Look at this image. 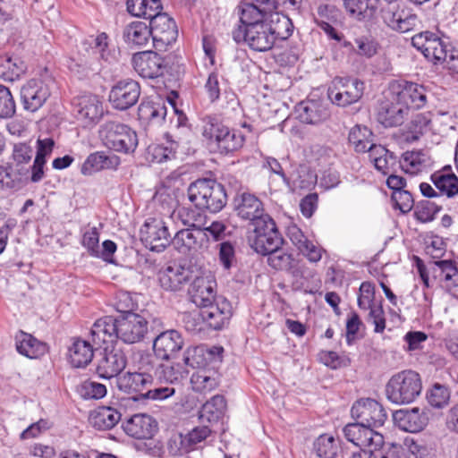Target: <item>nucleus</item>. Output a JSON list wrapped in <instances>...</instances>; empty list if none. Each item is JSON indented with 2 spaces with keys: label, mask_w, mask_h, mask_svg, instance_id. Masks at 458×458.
Here are the masks:
<instances>
[{
  "label": "nucleus",
  "mask_w": 458,
  "mask_h": 458,
  "mask_svg": "<svg viewBox=\"0 0 458 458\" xmlns=\"http://www.w3.org/2000/svg\"><path fill=\"white\" fill-rule=\"evenodd\" d=\"M201 133L209 148L224 155L240 150L245 142L241 131L229 128L213 116L202 119Z\"/></svg>",
  "instance_id": "obj_1"
},
{
  "label": "nucleus",
  "mask_w": 458,
  "mask_h": 458,
  "mask_svg": "<svg viewBox=\"0 0 458 458\" xmlns=\"http://www.w3.org/2000/svg\"><path fill=\"white\" fill-rule=\"evenodd\" d=\"M422 391L420 374L404 369L394 374L386 386V395L392 403L403 405L416 401Z\"/></svg>",
  "instance_id": "obj_2"
},
{
  "label": "nucleus",
  "mask_w": 458,
  "mask_h": 458,
  "mask_svg": "<svg viewBox=\"0 0 458 458\" xmlns=\"http://www.w3.org/2000/svg\"><path fill=\"white\" fill-rule=\"evenodd\" d=\"M120 299L124 304L120 301L117 307L123 313L117 318L118 339L128 344L140 343L148 333V322L143 316L131 311L134 304L127 293H121Z\"/></svg>",
  "instance_id": "obj_3"
},
{
  "label": "nucleus",
  "mask_w": 458,
  "mask_h": 458,
  "mask_svg": "<svg viewBox=\"0 0 458 458\" xmlns=\"http://www.w3.org/2000/svg\"><path fill=\"white\" fill-rule=\"evenodd\" d=\"M189 200L199 210L220 211L226 203V193L222 184L210 179H199L188 188Z\"/></svg>",
  "instance_id": "obj_4"
},
{
  "label": "nucleus",
  "mask_w": 458,
  "mask_h": 458,
  "mask_svg": "<svg viewBox=\"0 0 458 458\" xmlns=\"http://www.w3.org/2000/svg\"><path fill=\"white\" fill-rule=\"evenodd\" d=\"M98 136L106 148L116 152L132 153L138 146L136 131L117 121H106L101 124Z\"/></svg>",
  "instance_id": "obj_5"
},
{
  "label": "nucleus",
  "mask_w": 458,
  "mask_h": 458,
  "mask_svg": "<svg viewBox=\"0 0 458 458\" xmlns=\"http://www.w3.org/2000/svg\"><path fill=\"white\" fill-rule=\"evenodd\" d=\"M345 438L359 446L361 451L353 453L349 458H372L376 451L384 445V437L373 428L357 420L347 424L343 429Z\"/></svg>",
  "instance_id": "obj_6"
},
{
  "label": "nucleus",
  "mask_w": 458,
  "mask_h": 458,
  "mask_svg": "<svg viewBox=\"0 0 458 458\" xmlns=\"http://www.w3.org/2000/svg\"><path fill=\"white\" fill-rule=\"evenodd\" d=\"M108 37L106 33H100L96 37H89L85 40L83 45L85 49L88 50V47L91 49V57L80 58L75 60L71 58L68 61V68L79 75H88L89 72H98L100 69L99 60L108 61L111 53L108 49Z\"/></svg>",
  "instance_id": "obj_7"
},
{
  "label": "nucleus",
  "mask_w": 458,
  "mask_h": 458,
  "mask_svg": "<svg viewBox=\"0 0 458 458\" xmlns=\"http://www.w3.org/2000/svg\"><path fill=\"white\" fill-rule=\"evenodd\" d=\"M232 317V307L226 300H217L216 303L211 302L208 306L201 307V310L197 314H188L184 318L185 327L187 330L194 331L197 329V325H190L191 320H203L210 328L215 330L221 329L225 324L229 322Z\"/></svg>",
  "instance_id": "obj_8"
},
{
  "label": "nucleus",
  "mask_w": 458,
  "mask_h": 458,
  "mask_svg": "<svg viewBox=\"0 0 458 458\" xmlns=\"http://www.w3.org/2000/svg\"><path fill=\"white\" fill-rule=\"evenodd\" d=\"M253 226L250 242L251 248L257 253L267 255L281 247L283 238L270 216H266L264 220H258Z\"/></svg>",
  "instance_id": "obj_9"
},
{
  "label": "nucleus",
  "mask_w": 458,
  "mask_h": 458,
  "mask_svg": "<svg viewBox=\"0 0 458 458\" xmlns=\"http://www.w3.org/2000/svg\"><path fill=\"white\" fill-rule=\"evenodd\" d=\"M72 106L77 120L84 127H94L107 112L102 98L92 93L75 97L72 100Z\"/></svg>",
  "instance_id": "obj_10"
},
{
  "label": "nucleus",
  "mask_w": 458,
  "mask_h": 458,
  "mask_svg": "<svg viewBox=\"0 0 458 458\" xmlns=\"http://www.w3.org/2000/svg\"><path fill=\"white\" fill-rule=\"evenodd\" d=\"M364 83L352 78H335L327 90L330 101L338 106H347L358 102L364 92Z\"/></svg>",
  "instance_id": "obj_11"
},
{
  "label": "nucleus",
  "mask_w": 458,
  "mask_h": 458,
  "mask_svg": "<svg viewBox=\"0 0 458 458\" xmlns=\"http://www.w3.org/2000/svg\"><path fill=\"white\" fill-rule=\"evenodd\" d=\"M190 217L192 225H186L188 228L179 230L171 241L174 247L182 254L188 255L208 248V236L201 227L195 224V212Z\"/></svg>",
  "instance_id": "obj_12"
},
{
  "label": "nucleus",
  "mask_w": 458,
  "mask_h": 458,
  "mask_svg": "<svg viewBox=\"0 0 458 458\" xmlns=\"http://www.w3.org/2000/svg\"><path fill=\"white\" fill-rule=\"evenodd\" d=\"M233 38L236 42L243 41L258 52L268 51L276 43L268 21L248 29H236L233 31Z\"/></svg>",
  "instance_id": "obj_13"
},
{
  "label": "nucleus",
  "mask_w": 458,
  "mask_h": 458,
  "mask_svg": "<svg viewBox=\"0 0 458 458\" xmlns=\"http://www.w3.org/2000/svg\"><path fill=\"white\" fill-rule=\"evenodd\" d=\"M390 94L394 101H400L408 111L423 107L428 98V90L423 85L406 81L393 82Z\"/></svg>",
  "instance_id": "obj_14"
},
{
  "label": "nucleus",
  "mask_w": 458,
  "mask_h": 458,
  "mask_svg": "<svg viewBox=\"0 0 458 458\" xmlns=\"http://www.w3.org/2000/svg\"><path fill=\"white\" fill-rule=\"evenodd\" d=\"M140 240L152 251H163L171 242L166 223L161 217H148L140 231Z\"/></svg>",
  "instance_id": "obj_15"
},
{
  "label": "nucleus",
  "mask_w": 458,
  "mask_h": 458,
  "mask_svg": "<svg viewBox=\"0 0 458 458\" xmlns=\"http://www.w3.org/2000/svg\"><path fill=\"white\" fill-rule=\"evenodd\" d=\"M274 0H244L238 5L241 25L237 29H248L268 21L274 11Z\"/></svg>",
  "instance_id": "obj_16"
},
{
  "label": "nucleus",
  "mask_w": 458,
  "mask_h": 458,
  "mask_svg": "<svg viewBox=\"0 0 458 458\" xmlns=\"http://www.w3.org/2000/svg\"><path fill=\"white\" fill-rule=\"evenodd\" d=\"M411 44L434 64L444 63L449 50L447 45L437 34L430 31L414 35Z\"/></svg>",
  "instance_id": "obj_17"
},
{
  "label": "nucleus",
  "mask_w": 458,
  "mask_h": 458,
  "mask_svg": "<svg viewBox=\"0 0 458 458\" xmlns=\"http://www.w3.org/2000/svg\"><path fill=\"white\" fill-rule=\"evenodd\" d=\"M351 412L353 419L373 429L383 426L387 418L382 405L370 398L357 401Z\"/></svg>",
  "instance_id": "obj_18"
},
{
  "label": "nucleus",
  "mask_w": 458,
  "mask_h": 458,
  "mask_svg": "<svg viewBox=\"0 0 458 458\" xmlns=\"http://www.w3.org/2000/svg\"><path fill=\"white\" fill-rule=\"evenodd\" d=\"M140 95V84L131 79L117 81L109 92V102L114 109L127 110L133 106Z\"/></svg>",
  "instance_id": "obj_19"
},
{
  "label": "nucleus",
  "mask_w": 458,
  "mask_h": 458,
  "mask_svg": "<svg viewBox=\"0 0 458 458\" xmlns=\"http://www.w3.org/2000/svg\"><path fill=\"white\" fill-rule=\"evenodd\" d=\"M148 26L153 31L151 39L157 48L175 42L178 36L177 27L174 19L168 14L158 12L156 16L150 18Z\"/></svg>",
  "instance_id": "obj_20"
},
{
  "label": "nucleus",
  "mask_w": 458,
  "mask_h": 458,
  "mask_svg": "<svg viewBox=\"0 0 458 458\" xmlns=\"http://www.w3.org/2000/svg\"><path fill=\"white\" fill-rule=\"evenodd\" d=\"M432 278L452 296L458 298V268L451 260H439L430 267Z\"/></svg>",
  "instance_id": "obj_21"
},
{
  "label": "nucleus",
  "mask_w": 458,
  "mask_h": 458,
  "mask_svg": "<svg viewBox=\"0 0 458 458\" xmlns=\"http://www.w3.org/2000/svg\"><path fill=\"white\" fill-rule=\"evenodd\" d=\"M50 96L47 84L41 79H31L21 89V98L25 110L38 111Z\"/></svg>",
  "instance_id": "obj_22"
},
{
  "label": "nucleus",
  "mask_w": 458,
  "mask_h": 458,
  "mask_svg": "<svg viewBox=\"0 0 458 458\" xmlns=\"http://www.w3.org/2000/svg\"><path fill=\"white\" fill-rule=\"evenodd\" d=\"M132 65L142 78L154 79L163 75L165 69V60L157 53L143 51L134 54Z\"/></svg>",
  "instance_id": "obj_23"
},
{
  "label": "nucleus",
  "mask_w": 458,
  "mask_h": 458,
  "mask_svg": "<svg viewBox=\"0 0 458 458\" xmlns=\"http://www.w3.org/2000/svg\"><path fill=\"white\" fill-rule=\"evenodd\" d=\"M384 22L393 30L406 33L412 30L418 22V17L405 6L393 5L383 12Z\"/></svg>",
  "instance_id": "obj_24"
},
{
  "label": "nucleus",
  "mask_w": 458,
  "mask_h": 458,
  "mask_svg": "<svg viewBox=\"0 0 458 458\" xmlns=\"http://www.w3.org/2000/svg\"><path fill=\"white\" fill-rule=\"evenodd\" d=\"M184 345L183 338L177 330H166L160 333L153 341V351L157 358L174 360Z\"/></svg>",
  "instance_id": "obj_25"
},
{
  "label": "nucleus",
  "mask_w": 458,
  "mask_h": 458,
  "mask_svg": "<svg viewBox=\"0 0 458 458\" xmlns=\"http://www.w3.org/2000/svg\"><path fill=\"white\" fill-rule=\"evenodd\" d=\"M216 282L211 274L196 277L191 284L189 293L196 306H208L216 301Z\"/></svg>",
  "instance_id": "obj_26"
},
{
  "label": "nucleus",
  "mask_w": 458,
  "mask_h": 458,
  "mask_svg": "<svg viewBox=\"0 0 458 458\" xmlns=\"http://www.w3.org/2000/svg\"><path fill=\"white\" fill-rule=\"evenodd\" d=\"M126 364V356L121 350L107 351V349H105L98 360L96 371L101 378L118 377L119 374L125 369Z\"/></svg>",
  "instance_id": "obj_27"
},
{
  "label": "nucleus",
  "mask_w": 458,
  "mask_h": 458,
  "mask_svg": "<svg viewBox=\"0 0 458 458\" xmlns=\"http://www.w3.org/2000/svg\"><path fill=\"white\" fill-rule=\"evenodd\" d=\"M234 206L237 215L244 220L250 221L252 225H256L258 220H264L266 216H269L264 213L260 199L249 192H243L236 197Z\"/></svg>",
  "instance_id": "obj_28"
},
{
  "label": "nucleus",
  "mask_w": 458,
  "mask_h": 458,
  "mask_svg": "<svg viewBox=\"0 0 458 458\" xmlns=\"http://www.w3.org/2000/svg\"><path fill=\"white\" fill-rule=\"evenodd\" d=\"M433 163L429 152L424 149L405 151L399 159L402 170L411 175H419L428 172L433 166Z\"/></svg>",
  "instance_id": "obj_29"
},
{
  "label": "nucleus",
  "mask_w": 458,
  "mask_h": 458,
  "mask_svg": "<svg viewBox=\"0 0 458 458\" xmlns=\"http://www.w3.org/2000/svg\"><path fill=\"white\" fill-rule=\"evenodd\" d=\"M297 118L305 123L318 124L326 121L329 115L328 106L320 99H306L295 106Z\"/></svg>",
  "instance_id": "obj_30"
},
{
  "label": "nucleus",
  "mask_w": 458,
  "mask_h": 458,
  "mask_svg": "<svg viewBox=\"0 0 458 458\" xmlns=\"http://www.w3.org/2000/svg\"><path fill=\"white\" fill-rule=\"evenodd\" d=\"M124 432L136 439H149L157 430V423L148 414L138 413L123 424Z\"/></svg>",
  "instance_id": "obj_31"
},
{
  "label": "nucleus",
  "mask_w": 458,
  "mask_h": 458,
  "mask_svg": "<svg viewBox=\"0 0 458 458\" xmlns=\"http://www.w3.org/2000/svg\"><path fill=\"white\" fill-rule=\"evenodd\" d=\"M154 199L161 206V213L164 216H168L170 219L175 221L181 220L182 225H192V220L190 217L191 212L189 208H182L177 209L178 202L174 194L167 192L165 189H161L157 191Z\"/></svg>",
  "instance_id": "obj_32"
},
{
  "label": "nucleus",
  "mask_w": 458,
  "mask_h": 458,
  "mask_svg": "<svg viewBox=\"0 0 458 458\" xmlns=\"http://www.w3.org/2000/svg\"><path fill=\"white\" fill-rule=\"evenodd\" d=\"M90 338L97 347L114 343L118 339L117 318L105 316L96 320L90 329Z\"/></svg>",
  "instance_id": "obj_33"
},
{
  "label": "nucleus",
  "mask_w": 458,
  "mask_h": 458,
  "mask_svg": "<svg viewBox=\"0 0 458 458\" xmlns=\"http://www.w3.org/2000/svg\"><path fill=\"white\" fill-rule=\"evenodd\" d=\"M393 417L397 427L406 432H420L428 423L427 412L419 408L400 410L394 412Z\"/></svg>",
  "instance_id": "obj_34"
},
{
  "label": "nucleus",
  "mask_w": 458,
  "mask_h": 458,
  "mask_svg": "<svg viewBox=\"0 0 458 458\" xmlns=\"http://www.w3.org/2000/svg\"><path fill=\"white\" fill-rule=\"evenodd\" d=\"M121 164V159L116 155H106L103 151H96L89 154L83 162L81 173L89 176L102 170H116Z\"/></svg>",
  "instance_id": "obj_35"
},
{
  "label": "nucleus",
  "mask_w": 458,
  "mask_h": 458,
  "mask_svg": "<svg viewBox=\"0 0 458 458\" xmlns=\"http://www.w3.org/2000/svg\"><path fill=\"white\" fill-rule=\"evenodd\" d=\"M409 111L400 101H394L391 95V99L382 102L377 112V120L385 127H394L401 125Z\"/></svg>",
  "instance_id": "obj_36"
},
{
  "label": "nucleus",
  "mask_w": 458,
  "mask_h": 458,
  "mask_svg": "<svg viewBox=\"0 0 458 458\" xmlns=\"http://www.w3.org/2000/svg\"><path fill=\"white\" fill-rule=\"evenodd\" d=\"M430 181L438 191L440 196L453 199L458 196V177L454 174L451 165L435 171Z\"/></svg>",
  "instance_id": "obj_37"
},
{
  "label": "nucleus",
  "mask_w": 458,
  "mask_h": 458,
  "mask_svg": "<svg viewBox=\"0 0 458 458\" xmlns=\"http://www.w3.org/2000/svg\"><path fill=\"white\" fill-rule=\"evenodd\" d=\"M152 30L148 24L144 21H132L128 23L123 31L124 42L132 47H144L151 40Z\"/></svg>",
  "instance_id": "obj_38"
},
{
  "label": "nucleus",
  "mask_w": 458,
  "mask_h": 458,
  "mask_svg": "<svg viewBox=\"0 0 458 458\" xmlns=\"http://www.w3.org/2000/svg\"><path fill=\"white\" fill-rule=\"evenodd\" d=\"M189 268L174 264L169 266L158 274L162 288L167 291H177L190 279Z\"/></svg>",
  "instance_id": "obj_39"
},
{
  "label": "nucleus",
  "mask_w": 458,
  "mask_h": 458,
  "mask_svg": "<svg viewBox=\"0 0 458 458\" xmlns=\"http://www.w3.org/2000/svg\"><path fill=\"white\" fill-rule=\"evenodd\" d=\"M15 346L20 354L30 359L40 358L48 350L47 344L23 331H19L15 335Z\"/></svg>",
  "instance_id": "obj_40"
},
{
  "label": "nucleus",
  "mask_w": 458,
  "mask_h": 458,
  "mask_svg": "<svg viewBox=\"0 0 458 458\" xmlns=\"http://www.w3.org/2000/svg\"><path fill=\"white\" fill-rule=\"evenodd\" d=\"M121 412L111 406H99L95 409L89 417L91 425L99 430L113 428L120 420Z\"/></svg>",
  "instance_id": "obj_41"
},
{
  "label": "nucleus",
  "mask_w": 458,
  "mask_h": 458,
  "mask_svg": "<svg viewBox=\"0 0 458 458\" xmlns=\"http://www.w3.org/2000/svg\"><path fill=\"white\" fill-rule=\"evenodd\" d=\"M369 157L375 168L385 175L390 174L397 163V157L381 145H370Z\"/></svg>",
  "instance_id": "obj_42"
},
{
  "label": "nucleus",
  "mask_w": 458,
  "mask_h": 458,
  "mask_svg": "<svg viewBox=\"0 0 458 458\" xmlns=\"http://www.w3.org/2000/svg\"><path fill=\"white\" fill-rule=\"evenodd\" d=\"M117 386L125 393H140L147 389L152 383V376L141 372H127L116 379Z\"/></svg>",
  "instance_id": "obj_43"
},
{
  "label": "nucleus",
  "mask_w": 458,
  "mask_h": 458,
  "mask_svg": "<svg viewBox=\"0 0 458 458\" xmlns=\"http://www.w3.org/2000/svg\"><path fill=\"white\" fill-rule=\"evenodd\" d=\"M178 143L166 138L165 142L150 144L146 151V159L151 163H164L175 157Z\"/></svg>",
  "instance_id": "obj_44"
},
{
  "label": "nucleus",
  "mask_w": 458,
  "mask_h": 458,
  "mask_svg": "<svg viewBox=\"0 0 458 458\" xmlns=\"http://www.w3.org/2000/svg\"><path fill=\"white\" fill-rule=\"evenodd\" d=\"M69 360L75 368L86 367L94 355L93 346L89 342L82 339H74L69 348Z\"/></svg>",
  "instance_id": "obj_45"
},
{
  "label": "nucleus",
  "mask_w": 458,
  "mask_h": 458,
  "mask_svg": "<svg viewBox=\"0 0 458 458\" xmlns=\"http://www.w3.org/2000/svg\"><path fill=\"white\" fill-rule=\"evenodd\" d=\"M27 71V65L18 56H0V78L8 81L19 80Z\"/></svg>",
  "instance_id": "obj_46"
},
{
  "label": "nucleus",
  "mask_w": 458,
  "mask_h": 458,
  "mask_svg": "<svg viewBox=\"0 0 458 458\" xmlns=\"http://www.w3.org/2000/svg\"><path fill=\"white\" fill-rule=\"evenodd\" d=\"M226 403L222 395H215L206 402L199 411V419L202 423H213L222 417Z\"/></svg>",
  "instance_id": "obj_47"
},
{
  "label": "nucleus",
  "mask_w": 458,
  "mask_h": 458,
  "mask_svg": "<svg viewBox=\"0 0 458 458\" xmlns=\"http://www.w3.org/2000/svg\"><path fill=\"white\" fill-rule=\"evenodd\" d=\"M191 385L195 392H210L218 385L216 372L206 368L199 369L191 375Z\"/></svg>",
  "instance_id": "obj_48"
},
{
  "label": "nucleus",
  "mask_w": 458,
  "mask_h": 458,
  "mask_svg": "<svg viewBox=\"0 0 458 458\" xmlns=\"http://www.w3.org/2000/svg\"><path fill=\"white\" fill-rule=\"evenodd\" d=\"M126 5L131 15L149 20L162 9L160 0H128Z\"/></svg>",
  "instance_id": "obj_49"
},
{
  "label": "nucleus",
  "mask_w": 458,
  "mask_h": 458,
  "mask_svg": "<svg viewBox=\"0 0 458 458\" xmlns=\"http://www.w3.org/2000/svg\"><path fill=\"white\" fill-rule=\"evenodd\" d=\"M339 448V440L329 434H322L313 442V451L319 458H335Z\"/></svg>",
  "instance_id": "obj_50"
},
{
  "label": "nucleus",
  "mask_w": 458,
  "mask_h": 458,
  "mask_svg": "<svg viewBox=\"0 0 458 458\" xmlns=\"http://www.w3.org/2000/svg\"><path fill=\"white\" fill-rule=\"evenodd\" d=\"M166 106L161 102H141L138 108V114L140 120L155 123H162L166 116Z\"/></svg>",
  "instance_id": "obj_51"
},
{
  "label": "nucleus",
  "mask_w": 458,
  "mask_h": 458,
  "mask_svg": "<svg viewBox=\"0 0 458 458\" xmlns=\"http://www.w3.org/2000/svg\"><path fill=\"white\" fill-rule=\"evenodd\" d=\"M348 140L356 152H369L370 145H375L373 143V133L366 126H354L349 132Z\"/></svg>",
  "instance_id": "obj_52"
},
{
  "label": "nucleus",
  "mask_w": 458,
  "mask_h": 458,
  "mask_svg": "<svg viewBox=\"0 0 458 458\" xmlns=\"http://www.w3.org/2000/svg\"><path fill=\"white\" fill-rule=\"evenodd\" d=\"M166 361L157 369L156 374L158 380L171 385L178 383L187 373L184 366L179 362Z\"/></svg>",
  "instance_id": "obj_53"
},
{
  "label": "nucleus",
  "mask_w": 458,
  "mask_h": 458,
  "mask_svg": "<svg viewBox=\"0 0 458 458\" xmlns=\"http://www.w3.org/2000/svg\"><path fill=\"white\" fill-rule=\"evenodd\" d=\"M268 22L271 26L275 42L277 39L284 40L293 33V25L286 15L271 13L268 17Z\"/></svg>",
  "instance_id": "obj_54"
},
{
  "label": "nucleus",
  "mask_w": 458,
  "mask_h": 458,
  "mask_svg": "<svg viewBox=\"0 0 458 458\" xmlns=\"http://www.w3.org/2000/svg\"><path fill=\"white\" fill-rule=\"evenodd\" d=\"M208 349L203 346H191L183 354V366L192 369H202L208 364Z\"/></svg>",
  "instance_id": "obj_55"
},
{
  "label": "nucleus",
  "mask_w": 458,
  "mask_h": 458,
  "mask_svg": "<svg viewBox=\"0 0 458 458\" xmlns=\"http://www.w3.org/2000/svg\"><path fill=\"white\" fill-rule=\"evenodd\" d=\"M29 170L17 168V173L14 174L12 171V165H0V189L2 190H13L20 187L21 179L19 176L26 175Z\"/></svg>",
  "instance_id": "obj_56"
},
{
  "label": "nucleus",
  "mask_w": 458,
  "mask_h": 458,
  "mask_svg": "<svg viewBox=\"0 0 458 458\" xmlns=\"http://www.w3.org/2000/svg\"><path fill=\"white\" fill-rule=\"evenodd\" d=\"M344 5L352 16L359 20L371 17L375 11L372 0H344Z\"/></svg>",
  "instance_id": "obj_57"
},
{
  "label": "nucleus",
  "mask_w": 458,
  "mask_h": 458,
  "mask_svg": "<svg viewBox=\"0 0 458 458\" xmlns=\"http://www.w3.org/2000/svg\"><path fill=\"white\" fill-rule=\"evenodd\" d=\"M427 399L432 407L440 409L448 403L450 400V392L446 386L440 384H435L428 392Z\"/></svg>",
  "instance_id": "obj_58"
},
{
  "label": "nucleus",
  "mask_w": 458,
  "mask_h": 458,
  "mask_svg": "<svg viewBox=\"0 0 458 458\" xmlns=\"http://www.w3.org/2000/svg\"><path fill=\"white\" fill-rule=\"evenodd\" d=\"M357 303L358 307L363 310H368L378 303L375 302V286L372 283L368 281L361 283L359 289Z\"/></svg>",
  "instance_id": "obj_59"
},
{
  "label": "nucleus",
  "mask_w": 458,
  "mask_h": 458,
  "mask_svg": "<svg viewBox=\"0 0 458 458\" xmlns=\"http://www.w3.org/2000/svg\"><path fill=\"white\" fill-rule=\"evenodd\" d=\"M79 393L84 399H101L106 396L107 390L104 384L86 380L80 386Z\"/></svg>",
  "instance_id": "obj_60"
},
{
  "label": "nucleus",
  "mask_w": 458,
  "mask_h": 458,
  "mask_svg": "<svg viewBox=\"0 0 458 458\" xmlns=\"http://www.w3.org/2000/svg\"><path fill=\"white\" fill-rule=\"evenodd\" d=\"M430 124V119L427 114H416L409 126L410 134L407 135V140H417L423 133H425Z\"/></svg>",
  "instance_id": "obj_61"
},
{
  "label": "nucleus",
  "mask_w": 458,
  "mask_h": 458,
  "mask_svg": "<svg viewBox=\"0 0 458 458\" xmlns=\"http://www.w3.org/2000/svg\"><path fill=\"white\" fill-rule=\"evenodd\" d=\"M16 111L15 101L10 89L0 84V118H10Z\"/></svg>",
  "instance_id": "obj_62"
},
{
  "label": "nucleus",
  "mask_w": 458,
  "mask_h": 458,
  "mask_svg": "<svg viewBox=\"0 0 458 458\" xmlns=\"http://www.w3.org/2000/svg\"><path fill=\"white\" fill-rule=\"evenodd\" d=\"M268 265L276 270H287L292 267L293 256L279 249L267 254Z\"/></svg>",
  "instance_id": "obj_63"
},
{
  "label": "nucleus",
  "mask_w": 458,
  "mask_h": 458,
  "mask_svg": "<svg viewBox=\"0 0 458 458\" xmlns=\"http://www.w3.org/2000/svg\"><path fill=\"white\" fill-rule=\"evenodd\" d=\"M211 434V430L208 426L195 427L187 434H185V441L189 452L197 449L198 445L205 441Z\"/></svg>",
  "instance_id": "obj_64"
}]
</instances>
